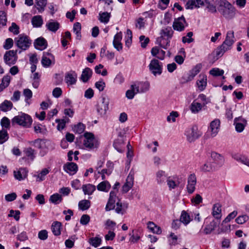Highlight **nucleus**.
Returning <instances> with one entry per match:
<instances>
[{
  "instance_id": "nucleus-25",
  "label": "nucleus",
  "mask_w": 249,
  "mask_h": 249,
  "mask_svg": "<svg viewBox=\"0 0 249 249\" xmlns=\"http://www.w3.org/2000/svg\"><path fill=\"white\" fill-rule=\"evenodd\" d=\"M170 40L169 39H166L162 36L158 37L156 40V44L164 49H167L170 46Z\"/></svg>"
},
{
  "instance_id": "nucleus-23",
  "label": "nucleus",
  "mask_w": 249,
  "mask_h": 249,
  "mask_svg": "<svg viewBox=\"0 0 249 249\" xmlns=\"http://www.w3.org/2000/svg\"><path fill=\"white\" fill-rule=\"evenodd\" d=\"M221 205L217 203L214 204L213 207L212 214L217 220L220 219L221 215Z\"/></svg>"
},
{
  "instance_id": "nucleus-26",
  "label": "nucleus",
  "mask_w": 249,
  "mask_h": 249,
  "mask_svg": "<svg viewBox=\"0 0 249 249\" xmlns=\"http://www.w3.org/2000/svg\"><path fill=\"white\" fill-rule=\"evenodd\" d=\"M234 32L233 31H229L227 33V36L225 41L223 42V46L227 44V46L231 48L232 44L234 43L233 38Z\"/></svg>"
},
{
  "instance_id": "nucleus-64",
  "label": "nucleus",
  "mask_w": 249,
  "mask_h": 249,
  "mask_svg": "<svg viewBox=\"0 0 249 249\" xmlns=\"http://www.w3.org/2000/svg\"><path fill=\"white\" fill-rule=\"evenodd\" d=\"M13 40L11 38H8L5 40L3 48L5 50H9L13 47Z\"/></svg>"
},
{
  "instance_id": "nucleus-52",
  "label": "nucleus",
  "mask_w": 249,
  "mask_h": 249,
  "mask_svg": "<svg viewBox=\"0 0 249 249\" xmlns=\"http://www.w3.org/2000/svg\"><path fill=\"white\" fill-rule=\"evenodd\" d=\"M85 129V126L81 123H79L77 125H75L73 128V131L77 133H82Z\"/></svg>"
},
{
  "instance_id": "nucleus-43",
  "label": "nucleus",
  "mask_w": 249,
  "mask_h": 249,
  "mask_svg": "<svg viewBox=\"0 0 249 249\" xmlns=\"http://www.w3.org/2000/svg\"><path fill=\"white\" fill-rule=\"evenodd\" d=\"M49 200L55 204H59L62 200V196L58 193H55L51 196Z\"/></svg>"
},
{
  "instance_id": "nucleus-18",
  "label": "nucleus",
  "mask_w": 249,
  "mask_h": 249,
  "mask_svg": "<svg viewBox=\"0 0 249 249\" xmlns=\"http://www.w3.org/2000/svg\"><path fill=\"white\" fill-rule=\"evenodd\" d=\"M134 177L130 173L128 175L126 179L125 183L122 187V192L123 193H127L133 185Z\"/></svg>"
},
{
  "instance_id": "nucleus-24",
  "label": "nucleus",
  "mask_w": 249,
  "mask_h": 249,
  "mask_svg": "<svg viewBox=\"0 0 249 249\" xmlns=\"http://www.w3.org/2000/svg\"><path fill=\"white\" fill-rule=\"evenodd\" d=\"M205 3V6L206 9L208 12L212 13H215L216 12V8L215 5L214 0H204Z\"/></svg>"
},
{
  "instance_id": "nucleus-60",
  "label": "nucleus",
  "mask_w": 249,
  "mask_h": 249,
  "mask_svg": "<svg viewBox=\"0 0 249 249\" xmlns=\"http://www.w3.org/2000/svg\"><path fill=\"white\" fill-rule=\"evenodd\" d=\"M237 211H233L232 213L229 214L228 216L225 218V219L222 222V224L223 223H226L230 222L232 219H233L237 215Z\"/></svg>"
},
{
  "instance_id": "nucleus-33",
  "label": "nucleus",
  "mask_w": 249,
  "mask_h": 249,
  "mask_svg": "<svg viewBox=\"0 0 249 249\" xmlns=\"http://www.w3.org/2000/svg\"><path fill=\"white\" fill-rule=\"evenodd\" d=\"M13 104L10 101L4 100L0 104V109L3 112H7L12 109Z\"/></svg>"
},
{
  "instance_id": "nucleus-39",
  "label": "nucleus",
  "mask_w": 249,
  "mask_h": 249,
  "mask_svg": "<svg viewBox=\"0 0 249 249\" xmlns=\"http://www.w3.org/2000/svg\"><path fill=\"white\" fill-rule=\"evenodd\" d=\"M179 221L185 225H187L191 221L190 215L186 212L183 211L181 212Z\"/></svg>"
},
{
  "instance_id": "nucleus-46",
  "label": "nucleus",
  "mask_w": 249,
  "mask_h": 249,
  "mask_svg": "<svg viewBox=\"0 0 249 249\" xmlns=\"http://www.w3.org/2000/svg\"><path fill=\"white\" fill-rule=\"evenodd\" d=\"M23 94L25 96V102L26 104L29 105L30 104V102L29 100L32 97V91L28 89H26L23 90Z\"/></svg>"
},
{
  "instance_id": "nucleus-62",
  "label": "nucleus",
  "mask_w": 249,
  "mask_h": 249,
  "mask_svg": "<svg viewBox=\"0 0 249 249\" xmlns=\"http://www.w3.org/2000/svg\"><path fill=\"white\" fill-rule=\"evenodd\" d=\"M7 22L6 15L4 11H0V25H6Z\"/></svg>"
},
{
  "instance_id": "nucleus-15",
  "label": "nucleus",
  "mask_w": 249,
  "mask_h": 249,
  "mask_svg": "<svg viewBox=\"0 0 249 249\" xmlns=\"http://www.w3.org/2000/svg\"><path fill=\"white\" fill-rule=\"evenodd\" d=\"M150 83L148 81L140 82L136 85V93H145L150 89Z\"/></svg>"
},
{
  "instance_id": "nucleus-22",
  "label": "nucleus",
  "mask_w": 249,
  "mask_h": 249,
  "mask_svg": "<svg viewBox=\"0 0 249 249\" xmlns=\"http://www.w3.org/2000/svg\"><path fill=\"white\" fill-rule=\"evenodd\" d=\"M210 159L208 161L200 167V170L204 172H212L216 169L215 164Z\"/></svg>"
},
{
  "instance_id": "nucleus-37",
  "label": "nucleus",
  "mask_w": 249,
  "mask_h": 249,
  "mask_svg": "<svg viewBox=\"0 0 249 249\" xmlns=\"http://www.w3.org/2000/svg\"><path fill=\"white\" fill-rule=\"evenodd\" d=\"M136 84L131 85V89H128L125 93V96L128 99H132L134 96L137 93L136 90Z\"/></svg>"
},
{
  "instance_id": "nucleus-51",
  "label": "nucleus",
  "mask_w": 249,
  "mask_h": 249,
  "mask_svg": "<svg viewBox=\"0 0 249 249\" xmlns=\"http://www.w3.org/2000/svg\"><path fill=\"white\" fill-rule=\"evenodd\" d=\"M207 79H198L196 82V85L198 89L200 91H203L207 85Z\"/></svg>"
},
{
  "instance_id": "nucleus-48",
  "label": "nucleus",
  "mask_w": 249,
  "mask_h": 249,
  "mask_svg": "<svg viewBox=\"0 0 249 249\" xmlns=\"http://www.w3.org/2000/svg\"><path fill=\"white\" fill-rule=\"evenodd\" d=\"M124 143L122 139H116L113 142V145L114 148L120 153L123 152V150L121 148V145Z\"/></svg>"
},
{
  "instance_id": "nucleus-54",
  "label": "nucleus",
  "mask_w": 249,
  "mask_h": 249,
  "mask_svg": "<svg viewBox=\"0 0 249 249\" xmlns=\"http://www.w3.org/2000/svg\"><path fill=\"white\" fill-rule=\"evenodd\" d=\"M193 35L192 32H190L187 34L186 36H183L182 38V41L185 43H190L194 41V39L192 37Z\"/></svg>"
},
{
  "instance_id": "nucleus-35",
  "label": "nucleus",
  "mask_w": 249,
  "mask_h": 249,
  "mask_svg": "<svg viewBox=\"0 0 249 249\" xmlns=\"http://www.w3.org/2000/svg\"><path fill=\"white\" fill-rule=\"evenodd\" d=\"M202 105L198 102H196V101H194L191 104L190 108L191 112L193 113H197L202 109Z\"/></svg>"
},
{
  "instance_id": "nucleus-4",
  "label": "nucleus",
  "mask_w": 249,
  "mask_h": 249,
  "mask_svg": "<svg viewBox=\"0 0 249 249\" xmlns=\"http://www.w3.org/2000/svg\"><path fill=\"white\" fill-rule=\"evenodd\" d=\"M84 136L85 140L83 144L86 148L91 150L98 147V142L93 133L86 132L84 133Z\"/></svg>"
},
{
  "instance_id": "nucleus-9",
  "label": "nucleus",
  "mask_w": 249,
  "mask_h": 249,
  "mask_svg": "<svg viewBox=\"0 0 249 249\" xmlns=\"http://www.w3.org/2000/svg\"><path fill=\"white\" fill-rule=\"evenodd\" d=\"M234 124L237 132H242L247 124V120L242 117H236L234 120Z\"/></svg>"
},
{
  "instance_id": "nucleus-5",
  "label": "nucleus",
  "mask_w": 249,
  "mask_h": 249,
  "mask_svg": "<svg viewBox=\"0 0 249 249\" xmlns=\"http://www.w3.org/2000/svg\"><path fill=\"white\" fill-rule=\"evenodd\" d=\"M17 53L18 50H10L6 52L3 56L5 64L9 66L15 64L18 59Z\"/></svg>"
},
{
  "instance_id": "nucleus-30",
  "label": "nucleus",
  "mask_w": 249,
  "mask_h": 249,
  "mask_svg": "<svg viewBox=\"0 0 249 249\" xmlns=\"http://www.w3.org/2000/svg\"><path fill=\"white\" fill-rule=\"evenodd\" d=\"M111 188V185L108 181H103L100 182L97 186L98 191L107 192Z\"/></svg>"
},
{
  "instance_id": "nucleus-40",
  "label": "nucleus",
  "mask_w": 249,
  "mask_h": 249,
  "mask_svg": "<svg viewBox=\"0 0 249 249\" xmlns=\"http://www.w3.org/2000/svg\"><path fill=\"white\" fill-rule=\"evenodd\" d=\"M88 242L90 245L95 248H97L101 245L102 240L101 238L96 236L95 237L90 238Z\"/></svg>"
},
{
  "instance_id": "nucleus-3",
  "label": "nucleus",
  "mask_w": 249,
  "mask_h": 249,
  "mask_svg": "<svg viewBox=\"0 0 249 249\" xmlns=\"http://www.w3.org/2000/svg\"><path fill=\"white\" fill-rule=\"evenodd\" d=\"M12 123H16L19 125L26 127H29L32 123L33 120L31 117L25 113L14 117L12 120Z\"/></svg>"
},
{
  "instance_id": "nucleus-17",
  "label": "nucleus",
  "mask_w": 249,
  "mask_h": 249,
  "mask_svg": "<svg viewBox=\"0 0 249 249\" xmlns=\"http://www.w3.org/2000/svg\"><path fill=\"white\" fill-rule=\"evenodd\" d=\"M63 169L67 173L71 175H74L78 170V166L74 162H67L64 164Z\"/></svg>"
},
{
  "instance_id": "nucleus-13",
  "label": "nucleus",
  "mask_w": 249,
  "mask_h": 249,
  "mask_svg": "<svg viewBox=\"0 0 249 249\" xmlns=\"http://www.w3.org/2000/svg\"><path fill=\"white\" fill-rule=\"evenodd\" d=\"M220 121L218 119H215L212 121L210 124V128L211 131V137H214L218 133L220 129Z\"/></svg>"
},
{
  "instance_id": "nucleus-7",
  "label": "nucleus",
  "mask_w": 249,
  "mask_h": 249,
  "mask_svg": "<svg viewBox=\"0 0 249 249\" xmlns=\"http://www.w3.org/2000/svg\"><path fill=\"white\" fill-rule=\"evenodd\" d=\"M150 71L156 76L162 72V66L160 65L159 61L157 59H153L151 61L149 65Z\"/></svg>"
},
{
  "instance_id": "nucleus-53",
  "label": "nucleus",
  "mask_w": 249,
  "mask_h": 249,
  "mask_svg": "<svg viewBox=\"0 0 249 249\" xmlns=\"http://www.w3.org/2000/svg\"><path fill=\"white\" fill-rule=\"evenodd\" d=\"M224 71L219 68H213L210 71V73L213 76H222L224 74Z\"/></svg>"
},
{
  "instance_id": "nucleus-10",
  "label": "nucleus",
  "mask_w": 249,
  "mask_h": 249,
  "mask_svg": "<svg viewBox=\"0 0 249 249\" xmlns=\"http://www.w3.org/2000/svg\"><path fill=\"white\" fill-rule=\"evenodd\" d=\"M196 183V178L195 174L189 175L187 185V190L189 194H191L194 192Z\"/></svg>"
},
{
  "instance_id": "nucleus-56",
  "label": "nucleus",
  "mask_w": 249,
  "mask_h": 249,
  "mask_svg": "<svg viewBox=\"0 0 249 249\" xmlns=\"http://www.w3.org/2000/svg\"><path fill=\"white\" fill-rule=\"evenodd\" d=\"M115 199L109 198L105 208L106 211H109L111 210H113L115 208Z\"/></svg>"
},
{
  "instance_id": "nucleus-32",
  "label": "nucleus",
  "mask_w": 249,
  "mask_h": 249,
  "mask_svg": "<svg viewBox=\"0 0 249 249\" xmlns=\"http://www.w3.org/2000/svg\"><path fill=\"white\" fill-rule=\"evenodd\" d=\"M174 31L172 30L171 27H167L164 29H162L160 31L161 36H166V39H169L170 40L172 38Z\"/></svg>"
},
{
  "instance_id": "nucleus-36",
  "label": "nucleus",
  "mask_w": 249,
  "mask_h": 249,
  "mask_svg": "<svg viewBox=\"0 0 249 249\" xmlns=\"http://www.w3.org/2000/svg\"><path fill=\"white\" fill-rule=\"evenodd\" d=\"M46 26L49 31L55 33L59 28L60 25L57 21H50L46 24Z\"/></svg>"
},
{
  "instance_id": "nucleus-21",
  "label": "nucleus",
  "mask_w": 249,
  "mask_h": 249,
  "mask_svg": "<svg viewBox=\"0 0 249 249\" xmlns=\"http://www.w3.org/2000/svg\"><path fill=\"white\" fill-rule=\"evenodd\" d=\"M27 175L28 171L25 168H21L18 171H14L15 178L18 180H23L27 177Z\"/></svg>"
},
{
  "instance_id": "nucleus-11",
  "label": "nucleus",
  "mask_w": 249,
  "mask_h": 249,
  "mask_svg": "<svg viewBox=\"0 0 249 249\" xmlns=\"http://www.w3.org/2000/svg\"><path fill=\"white\" fill-rule=\"evenodd\" d=\"M186 23L185 18L183 16H181L175 19L173 27L174 30L181 32L184 30V24Z\"/></svg>"
},
{
  "instance_id": "nucleus-49",
  "label": "nucleus",
  "mask_w": 249,
  "mask_h": 249,
  "mask_svg": "<svg viewBox=\"0 0 249 249\" xmlns=\"http://www.w3.org/2000/svg\"><path fill=\"white\" fill-rule=\"evenodd\" d=\"M50 172V171L47 168H44L40 172L39 174H38L37 176V181H42L45 180V176L49 174Z\"/></svg>"
},
{
  "instance_id": "nucleus-59",
  "label": "nucleus",
  "mask_w": 249,
  "mask_h": 249,
  "mask_svg": "<svg viewBox=\"0 0 249 249\" xmlns=\"http://www.w3.org/2000/svg\"><path fill=\"white\" fill-rule=\"evenodd\" d=\"M103 65H102V64H99L95 67V71L97 73H101L102 76H105L107 75V70L103 69V70L102 71H101V69H103Z\"/></svg>"
},
{
  "instance_id": "nucleus-29",
  "label": "nucleus",
  "mask_w": 249,
  "mask_h": 249,
  "mask_svg": "<svg viewBox=\"0 0 249 249\" xmlns=\"http://www.w3.org/2000/svg\"><path fill=\"white\" fill-rule=\"evenodd\" d=\"M82 189L85 195H91L95 191L96 187L95 185L89 183L83 185Z\"/></svg>"
},
{
  "instance_id": "nucleus-57",
  "label": "nucleus",
  "mask_w": 249,
  "mask_h": 249,
  "mask_svg": "<svg viewBox=\"0 0 249 249\" xmlns=\"http://www.w3.org/2000/svg\"><path fill=\"white\" fill-rule=\"evenodd\" d=\"M139 39L141 47L143 48H145L149 42V38L145 37L144 36H141Z\"/></svg>"
},
{
  "instance_id": "nucleus-14",
  "label": "nucleus",
  "mask_w": 249,
  "mask_h": 249,
  "mask_svg": "<svg viewBox=\"0 0 249 249\" xmlns=\"http://www.w3.org/2000/svg\"><path fill=\"white\" fill-rule=\"evenodd\" d=\"M54 58L53 55L49 52H43L41 59V64L44 67H49L52 64V59Z\"/></svg>"
},
{
  "instance_id": "nucleus-28",
  "label": "nucleus",
  "mask_w": 249,
  "mask_h": 249,
  "mask_svg": "<svg viewBox=\"0 0 249 249\" xmlns=\"http://www.w3.org/2000/svg\"><path fill=\"white\" fill-rule=\"evenodd\" d=\"M31 22L34 27L38 28L41 27L43 20L41 16L37 15L32 18Z\"/></svg>"
},
{
  "instance_id": "nucleus-55",
  "label": "nucleus",
  "mask_w": 249,
  "mask_h": 249,
  "mask_svg": "<svg viewBox=\"0 0 249 249\" xmlns=\"http://www.w3.org/2000/svg\"><path fill=\"white\" fill-rule=\"evenodd\" d=\"M92 74V70L89 68H86L83 70L80 78H90Z\"/></svg>"
},
{
  "instance_id": "nucleus-31",
  "label": "nucleus",
  "mask_w": 249,
  "mask_h": 249,
  "mask_svg": "<svg viewBox=\"0 0 249 249\" xmlns=\"http://www.w3.org/2000/svg\"><path fill=\"white\" fill-rule=\"evenodd\" d=\"M147 228L154 233L159 234L161 233V228L155 225L153 222L149 221L148 222Z\"/></svg>"
},
{
  "instance_id": "nucleus-12",
  "label": "nucleus",
  "mask_w": 249,
  "mask_h": 249,
  "mask_svg": "<svg viewBox=\"0 0 249 249\" xmlns=\"http://www.w3.org/2000/svg\"><path fill=\"white\" fill-rule=\"evenodd\" d=\"M211 218L207 217L205 219V222L207 223L209 222V224L206 225L205 228L204 229V232L206 234H210L216 227L217 225V223L213 219L212 220H211Z\"/></svg>"
},
{
  "instance_id": "nucleus-58",
  "label": "nucleus",
  "mask_w": 249,
  "mask_h": 249,
  "mask_svg": "<svg viewBox=\"0 0 249 249\" xmlns=\"http://www.w3.org/2000/svg\"><path fill=\"white\" fill-rule=\"evenodd\" d=\"M249 219V216L246 215H242L237 217L236 219V222L239 224H242L247 221Z\"/></svg>"
},
{
  "instance_id": "nucleus-38",
  "label": "nucleus",
  "mask_w": 249,
  "mask_h": 249,
  "mask_svg": "<svg viewBox=\"0 0 249 249\" xmlns=\"http://www.w3.org/2000/svg\"><path fill=\"white\" fill-rule=\"evenodd\" d=\"M90 206V201L89 200H82L79 202V209L82 211H85L89 209Z\"/></svg>"
},
{
  "instance_id": "nucleus-27",
  "label": "nucleus",
  "mask_w": 249,
  "mask_h": 249,
  "mask_svg": "<svg viewBox=\"0 0 249 249\" xmlns=\"http://www.w3.org/2000/svg\"><path fill=\"white\" fill-rule=\"evenodd\" d=\"M62 224L60 222L54 221L51 227L52 231L55 236H58L61 234Z\"/></svg>"
},
{
  "instance_id": "nucleus-16",
  "label": "nucleus",
  "mask_w": 249,
  "mask_h": 249,
  "mask_svg": "<svg viewBox=\"0 0 249 249\" xmlns=\"http://www.w3.org/2000/svg\"><path fill=\"white\" fill-rule=\"evenodd\" d=\"M34 44L36 49L41 51L45 49L48 46L47 40L42 37H39L36 39Z\"/></svg>"
},
{
  "instance_id": "nucleus-41",
  "label": "nucleus",
  "mask_w": 249,
  "mask_h": 249,
  "mask_svg": "<svg viewBox=\"0 0 249 249\" xmlns=\"http://www.w3.org/2000/svg\"><path fill=\"white\" fill-rule=\"evenodd\" d=\"M81 24L79 22H76L74 24L73 27V32L76 34V39L80 40L81 37Z\"/></svg>"
},
{
  "instance_id": "nucleus-20",
  "label": "nucleus",
  "mask_w": 249,
  "mask_h": 249,
  "mask_svg": "<svg viewBox=\"0 0 249 249\" xmlns=\"http://www.w3.org/2000/svg\"><path fill=\"white\" fill-rule=\"evenodd\" d=\"M211 159L213 160V162L214 164L218 165L219 166H221L224 162L223 157L219 154L215 152H212L211 156Z\"/></svg>"
},
{
  "instance_id": "nucleus-2",
  "label": "nucleus",
  "mask_w": 249,
  "mask_h": 249,
  "mask_svg": "<svg viewBox=\"0 0 249 249\" xmlns=\"http://www.w3.org/2000/svg\"><path fill=\"white\" fill-rule=\"evenodd\" d=\"M16 46L21 49L18 53H21L22 51L27 50L32 44V40L25 34H20L15 38Z\"/></svg>"
},
{
  "instance_id": "nucleus-1",
  "label": "nucleus",
  "mask_w": 249,
  "mask_h": 249,
  "mask_svg": "<svg viewBox=\"0 0 249 249\" xmlns=\"http://www.w3.org/2000/svg\"><path fill=\"white\" fill-rule=\"evenodd\" d=\"M218 11L226 19L233 18L236 14L235 8L226 0H221L218 7Z\"/></svg>"
},
{
  "instance_id": "nucleus-45",
  "label": "nucleus",
  "mask_w": 249,
  "mask_h": 249,
  "mask_svg": "<svg viewBox=\"0 0 249 249\" xmlns=\"http://www.w3.org/2000/svg\"><path fill=\"white\" fill-rule=\"evenodd\" d=\"M36 3L38 6L37 10L40 13L44 11L45 7L47 4V0H36Z\"/></svg>"
},
{
  "instance_id": "nucleus-42",
  "label": "nucleus",
  "mask_w": 249,
  "mask_h": 249,
  "mask_svg": "<svg viewBox=\"0 0 249 249\" xmlns=\"http://www.w3.org/2000/svg\"><path fill=\"white\" fill-rule=\"evenodd\" d=\"M9 139V135L6 130L2 128L0 131V144L6 142Z\"/></svg>"
},
{
  "instance_id": "nucleus-19",
  "label": "nucleus",
  "mask_w": 249,
  "mask_h": 249,
  "mask_svg": "<svg viewBox=\"0 0 249 249\" xmlns=\"http://www.w3.org/2000/svg\"><path fill=\"white\" fill-rule=\"evenodd\" d=\"M122 38V34L121 32L118 33L114 37L113 44L114 48L118 51L122 50V44L121 42Z\"/></svg>"
},
{
  "instance_id": "nucleus-50",
  "label": "nucleus",
  "mask_w": 249,
  "mask_h": 249,
  "mask_svg": "<svg viewBox=\"0 0 249 249\" xmlns=\"http://www.w3.org/2000/svg\"><path fill=\"white\" fill-rule=\"evenodd\" d=\"M157 180L159 184H161L165 180L164 172L162 170L159 171L156 174Z\"/></svg>"
},
{
  "instance_id": "nucleus-6",
  "label": "nucleus",
  "mask_w": 249,
  "mask_h": 249,
  "mask_svg": "<svg viewBox=\"0 0 249 249\" xmlns=\"http://www.w3.org/2000/svg\"><path fill=\"white\" fill-rule=\"evenodd\" d=\"M185 135H186L187 141L190 142H194L200 136L197 130V128L196 126L188 128L185 132Z\"/></svg>"
},
{
  "instance_id": "nucleus-61",
  "label": "nucleus",
  "mask_w": 249,
  "mask_h": 249,
  "mask_svg": "<svg viewBox=\"0 0 249 249\" xmlns=\"http://www.w3.org/2000/svg\"><path fill=\"white\" fill-rule=\"evenodd\" d=\"M10 82V79H2L1 83L0 84V92L7 88Z\"/></svg>"
},
{
  "instance_id": "nucleus-34",
  "label": "nucleus",
  "mask_w": 249,
  "mask_h": 249,
  "mask_svg": "<svg viewBox=\"0 0 249 249\" xmlns=\"http://www.w3.org/2000/svg\"><path fill=\"white\" fill-rule=\"evenodd\" d=\"M231 49V47L225 44L223 46V44L216 50V56L217 58L222 56L225 52Z\"/></svg>"
},
{
  "instance_id": "nucleus-47",
  "label": "nucleus",
  "mask_w": 249,
  "mask_h": 249,
  "mask_svg": "<svg viewBox=\"0 0 249 249\" xmlns=\"http://www.w3.org/2000/svg\"><path fill=\"white\" fill-rule=\"evenodd\" d=\"M110 17V14L107 12H103L99 14V19L101 22L107 23L109 21Z\"/></svg>"
},
{
  "instance_id": "nucleus-63",
  "label": "nucleus",
  "mask_w": 249,
  "mask_h": 249,
  "mask_svg": "<svg viewBox=\"0 0 249 249\" xmlns=\"http://www.w3.org/2000/svg\"><path fill=\"white\" fill-rule=\"evenodd\" d=\"M0 124L2 127L5 128H9L10 125V120L7 118L6 117H4L1 120Z\"/></svg>"
},
{
  "instance_id": "nucleus-44",
  "label": "nucleus",
  "mask_w": 249,
  "mask_h": 249,
  "mask_svg": "<svg viewBox=\"0 0 249 249\" xmlns=\"http://www.w3.org/2000/svg\"><path fill=\"white\" fill-rule=\"evenodd\" d=\"M23 152L25 154L26 156L32 160H33L35 158V151L31 147L25 148Z\"/></svg>"
},
{
  "instance_id": "nucleus-8",
  "label": "nucleus",
  "mask_w": 249,
  "mask_h": 249,
  "mask_svg": "<svg viewBox=\"0 0 249 249\" xmlns=\"http://www.w3.org/2000/svg\"><path fill=\"white\" fill-rule=\"evenodd\" d=\"M109 99L106 97H102V102L97 106V111L100 115H105L108 109Z\"/></svg>"
}]
</instances>
